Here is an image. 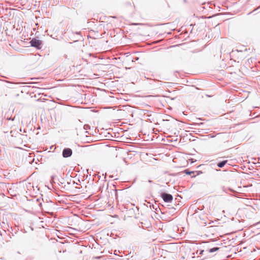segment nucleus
I'll list each match as a JSON object with an SVG mask.
<instances>
[{"label": "nucleus", "mask_w": 260, "mask_h": 260, "mask_svg": "<svg viewBox=\"0 0 260 260\" xmlns=\"http://www.w3.org/2000/svg\"><path fill=\"white\" fill-rule=\"evenodd\" d=\"M32 47L36 48L37 49H41L42 47V42L36 38L32 39L30 42Z\"/></svg>", "instance_id": "1"}, {"label": "nucleus", "mask_w": 260, "mask_h": 260, "mask_svg": "<svg viewBox=\"0 0 260 260\" xmlns=\"http://www.w3.org/2000/svg\"><path fill=\"white\" fill-rule=\"evenodd\" d=\"M161 197L166 203H171L173 200V196L171 194L164 192L161 194Z\"/></svg>", "instance_id": "2"}, {"label": "nucleus", "mask_w": 260, "mask_h": 260, "mask_svg": "<svg viewBox=\"0 0 260 260\" xmlns=\"http://www.w3.org/2000/svg\"><path fill=\"white\" fill-rule=\"evenodd\" d=\"M72 154V150L69 148H64L62 151V156L64 158L69 157Z\"/></svg>", "instance_id": "3"}, {"label": "nucleus", "mask_w": 260, "mask_h": 260, "mask_svg": "<svg viewBox=\"0 0 260 260\" xmlns=\"http://www.w3.org/2000/svg\"><path fill=\"white\" fill-rule=\"evenodd\" d=\"M204 253L206 254V250H198L196 252V254L198 255L197 258L198 260H202L206 257V255L203 256L202 257V256L204 255Z\"/></svg>", "instance_id": "4"}, {"label": "nucleus", "mask_w": 260, "mask_h": 260, "mask_svg": "<svg viewBox=\"0 0 260 260\" xmlns=\"http://www.w3.org/2000/svg\"><path fill=\"white\" fill-rule=\"evenodd\" d=\"M219 248L218 247H213L212 248H210L209 249L206 250V254L209 253H212L217 251Z\"/></svg>", "instance_id": "5"}, {"label": "nucleus", "mask_w": 260, "mask_h": 260, "mask_svg": "<svg viewBox=\"0 0 260 260\" xmlns=\"http://www.w3.org/2000/svg\"><path fill=\"white\" fill-rule=\"evenodd\" d=\"M227 162H228L227 160H223V161H222L221 162H219L218 163L217 166L219 168H222L227 163Z\"/></svg>", "instance_id": "6"}, {"label": "nucleus", "mask_w": 260, "mask_h": 260, "mask_svg": "<svg viewBox=\"0 0 260 260\" xmlns=\"http://www.w3.org/2000/svg\"><path fill=\"white\" fill-rule=\"evenodd\" d=\"M185 173L186 174H190L192 172L188 171L187 170H185Z\"/></svg>", "instance_id": "7"}, {"label": "nucleus", "mask_w": 260, "mask_h": 260, "mask_svg": "<svg viewBox=\"0 0 260 260\" xmlns=\"http://www.w3.org/2000/svg\"><path fill=\"white\" fill-rule=\"evenodd\" d=\"M260 224V221L259 222H257L256 224L257 225V224Z\"/></svg>", "instance_id": "8"}, {"label": "nucleus", "mask_w": 260, "mask_h": 260, "mask_svg": "<svg viewBox=\"0 0 260 260\" xmlns=\"http://www.w3.org/2000/svg\"><path fill=\"white\" fill-rule=\"evenodd\" d=\"M148 182H149V183H152V181L151 180H150L148 181Z\"/></svg>", "instance_id": "9"}]
</instances>
